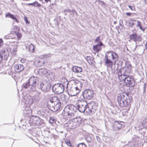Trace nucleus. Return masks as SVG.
Wrapping results in <instances>:
<instances>
[{
	"label": "nucleus",
	"instance_id": "1",
	"mask_svg": "<svg viewBox=\"0 0 147 147\" xmlns=\"http://www.w3.org/2000/svg\"><path fill=\"white\" fill-rule=\"evenodd\" d=\"M119 57L116 53L113 51H107L105 54V64L107 68H112L114 62L115 65L116 62L117 61Z\"/></svg>",
	"mask_w": 147,
	"mask_h": 147
},
{
	"label": "nucleus",
	"instance_id": "2",
	"mask_svg": "<svg viewBox=\"0 0 147 147\" xmlns=\"http://www.w3.org/2000/svg\"><path fill=\"white\" fill-rule=\"evenodd\" d=\"M129 94L125 92H121L118 94L117 101L121 107H124L131 105L132 99L129 97Z\"/></svg>",
	"mask_w": 147,
	"mask_h": 147
},
{
	"label": "nucleus",
	"instance_id": "3",
	"mask_svg": "<svg viewBox=\"0 0 147 147\" xmlns=\"http://www.w3.org/2000/svg\"><path fill=\"white\" fill-rule=\"evenodd\" d=\"M73 107V105H69L64 108L62 115L63 118L65 120H70L71 119L75 117L76 112L74 110Z\"/></svg>",
	"mask_w": 147,
	"mask_h": 147
},
{
	"label": "nucleus",
	"instance_id": "4",
	"mask_svg": "<svg viewBox=\"0 0 147 147\" xmlns=\"http://www.w3.org/2000/svg\"><path fill=\"white\" fill-rule=\"evenodd\" d=\"M98 106L97 103L93 101L87 103V108L86 109V113L87 114H90L92 112H94L97 110Z\"/></svg>",
	"mask_w": 147,
	"mask_h": 147
},
{
	"label": "nucleus",
	"instance_id": "5",
	"mask_svg": "<svg viewBox=\"0 0 147 147\" xmlns=\"http://www.w3.org/2000/svg\"><path fill=\"white\" fill-rule=\"evenodd\" d=\"M82 120L80 117H76L68 121V123L69 125L67 126L70 129H74L79 126Z\"/></svg>",
	"mask_w": 147,
	"mask_h": 147
},
{
	"label": "nucleus",
	"instance_id": "6",
	"mask_svg": "<svg viewBox=\"0 0 147 147\" xmlns=\"http://www.w3.org/2000/svg\"><path fill=\"white\" fill-rule=\"evenodd\" d=\"M125 126L124 122L120 121H115L112 124V128L114 131L119 130L123 128Z\"/></svg>",
	"mask_w": 147,
	"mask_h": 147
},
{
	"label": "nucleus",
	"instance_id": "7",
	"mask_svg": "<svg viewBox=\"0 0 147 147\" xmlns=\"http://www.w3.org/2000/svg\"><path fill=\"white\" fill-rule=\"evenodd\" d=\"M126 85L129 87H133L135 86V81L134 78L131 76L127 75L124 81Z\"/></svg>",
	"mask_w": 147,
	"mask_h": 147
},
{
	"label": "nucleus",
	"instance_id": "8",
	"mask_svg": "<svg viewBox=\"0 0 147 147\" xmlns=\"http://www.w3.org/2000/svg\"><path fill=\"white\" fill-rule=\"evenodd\" d=\"M64 87L59 84H55L53 87V90L54 93L58 94L62 93L64 91Z\"/></svg>",
	"mask_w": 147,
	"mask_h": 147
},
{
	"label": "nucleus",
	"instance_id": "9",
	"mask_svg": "<svg viewBox=\"0 0 147 147\" xmlns=\"http://www.w3.org/2000/svg\"><path fill=\"white\" fill-rule=\"evenodd\" d=\"M78 109L79 111L81 113L86 112L87 108V103L86 101L84 100H81L78 106Z\"/></svg>",
	"mask_w": 147,
	"mask_h": 147
},
{
	"label": "nucleus",
	"instance_id": "10",
	"mask_svg": "<svg viewBox=\"0 0 147 147\" xmlns=\"http://www.w3.org/2000/svg\"><path fill=\"white\" fill-rule=\"evenodd\" d=\"M94 94V91L93 90L86 89L83 92V96L86 99H90L93 97Z\"/></svg>",
	"mask_w": 147,
	"mask_h": 147
},
{
	"label": "nucleus",
	"instance_id": "11",
	"mask_svg": "<svg viewBox=\"0 0 147 147\" xmlns=\"http://www.w3.org/2000/svg\"><path fill=\"white\" fill-rule=\"evenodd\" d=\"M70 83H71L72 86L80 91L82 86V84L81 82L78 80H73Z\"/></svg>",
	"mask_w": 147,
	"mask_h": 147
},
{
	"label": "nucleus",
	"instance_id": "12",
	"mask_svg": "<svg viewBox=\"0 0 147 147\" xmlns=\"http://www.w3.org/2000/svg\"><path fill=\"white\" fill-rule=\"evenodd\" d=\"M80 92L79 90H77L76 88L72 86L69 88L68 91L69 94L71 96H75Z\"/></svg>",
	"mask_w": 147,
	"mask_h": 147
},
{
	"label": "nucleus",
	"instance_id": "13",
	"mask_svg": "<svg viewBox=\"0 0 147 147\" xmlns=\"http://www.w3.org/2000/svg\"><path fill=\"white\" fill-rule=\"evenodd\" d=\"M24 69L23 65L15 64L13 66V69L14 71L17 73L20 72L22 71Z\"/></svg>",
	"mask_w": 147,
	"mask_h": 147
},
{
	"label": "nucleus",
	"instance_id": "14",
	"mask_svg": "<svg viewBox=\"0 0 147 147\" xmlns=\"http://www.w3.org/2000/svg\"><path fill=\"white\" fill-rule=\"evenodd\" d=\"M122 69H120L119 70L118 72V76L119 79L121 81H125L126 78V76L127 75H125L124 73L123 74L122 73Z\"/></svg>",
	"mask_w": 147,
	"mask_h": 147
},
{
	"label": "nucleus",
	"instance_id": "15",
	"mask_svg": "<svg viewBox=\"0 0 147 147\" xmlns=\"http://www.w3.org/2000/svg\"><path fill=\"white\" fill-rule=\"evenodd\" d=\"M45 63H47V61H45L39 58H36L34 62V65L36 67H40Z\"/></svg>",
	"mask_w": 147,
	"mask_h": 147
},
{
	"label": "nucleus",
	"instance_id": "16",
	"mask_svg": "<svg viewBox=\"0 0 147 147\" xmlns=\"http://www.w3.org/2000/svg\"><path fill=\"white\" fill-rule=\"evenodd\" d=\"M129 38L130 40L136 41H141V37L140 35H138L136 33H134L130 35L129 36Z\"/></svg>",
	"mask_w": 147,
	"mask_h": 147
},
{
	"label": "nucleus",
	"instance_id": "17",
	"mask_svg": "<svg viewBox=\"0 0 147 147\" xmlns=\"http://www.w3.org/2000/svg\"><path fill=\"white\" fill-rule=\"evenodd\" d=\"M103 45V43L102 42H100L99 44L93 46V50L96 52V53H98L100 51L101 49V47Z\"/></svg>",
	"mask_w": 147,
	"mask_h": 147
},
{
	"label": "nucleus",
	"instance_id": "18",
	"mask_svg": "<svg viewBox=\"0 0 147 147\" xmlns=\"http://www.w3.org/2000/svg\"><path fill=\"white\" fill-rule=\"evenodd\" d=\"M60 82L61 84H59L60 85H62L63 87L66 86L67 88L68 87V82L67 80L65 77H62L60 79Z\"/></svg>",
	"mask_w": 147,
	"mask_h": 147
},
{
	"label": "nucleus",
	"instance_id": "19",
	"mask_svg": "<svg viewBox=\"0 0 147 147\" xmlns=\"http://www.w3.org/2000/svg\"><path fill=\"white\" fill-rule=\"evenodd\" d=\"M36 79L34 76H32L29 80V84L32 86H35L36 83Z\"/></svg>",
	"mask_w": 147,
	"mask_h": 147
},
{
	"label": "nucleus",
	"instance_id": "20",
	"mask_svg": "<svg viewBox=\"0 0 147 147\" xmlns=\"http://www.w3.org/2000/svg\"><path fill=\"white\" fill-rule=\"evenodd\" d=\"M72 71L76 73H80L82 71V67L76 66H73L72 68Z\"/></svg>",
	"mask_w": 147,
	"mask_h": 147
},
{
	"label": "nucleus",
	"instance_id": "21",
	"mask_svg": "<svg viewBox=\"0 0 147 147\" xmlns=\"http://www.w3.org/2000/svg\"><path fill=\"white\" fill-rule=\"evenodd\" d=\"M53 105L54 111H57L61 108V104L60 101L56 103H54Z\"/></svg>",
	"mask_w": 147,
	"mask_h": 147
},
{
	"label": "nucleus",
	"instance_id": "22",
	"mask_svg": "<svg viewBox=\"0 0 147 147\" xmlns=\"http://www.w3.org/2000/svg\"><path fill=\"white\" fill-rule=\"evenodd\" d=\"M20 29L17 26H15L11 30L10 33L12 34H16L20 32Z\"/></svg>",
	"mask_w": 147,
	"mask_h": 147
},
{
	"label": "nucleus",
	"instance_id": "23",
	"mask_svg": "<svg viewBox=\"0 0 147 147\" xmlns=\"http://www.w3.org/2000/svg\"><path fill=\"white\" fill-rule=\"evenodd\" d=\"M60 100L56 96H53L50 99V101L52 103H56L59 101Z\"/></svg>",
	"mask_w": 147,
	"mask_h": 147
},
{
	"label": "nucleus",
	"instance_id": "24",
	"mask_svg": "<svg viewBox=\"0 0 147 147\" xmlns=\"http://www.w3.org/2000/svg\"><path fill=\"white\" fill-rule=\"evenodd\" d=\"M121 69H122V71H124V74H125V75H127V74H130L131 71L132 69H131V68H127V67H124Z\"/></svg>",
	"mask_w": 147,
	"mask_h": 147
},
{
	"label": "nucleus",
	"instance_id": "25",
	"mask_svg": "<svg viewBox=\"0 0 147 147\" xmlns=\"http://www.w3.org/2000/svg\"><path fill=\"white\" fill-rule=\"evenodd\" d=\"M86 59L90 65H92L94 62V59L92 57L89 56H87L86 57Z\"/></svg>",
	"mask_w": 147,
	"mask_h": 147
},
{
	"label": "nucleus",
	"instance_id": "26",
	"mask_svg": "<svg viewBox=\"0 0 147 147\" xmlns=\"http://www.w3.org/2000/svg\"><path fill=\"white\" fill-rule=\"evenodd\" d=\"M28 49L29 51L31 53H33L34 51V46L32 43H31L28 46Z\"/></svg>",
	"mask_w": 147,
	"mask_h": 147
},
{
	"label": "nucleus",
	"instance_id": "27",
	"mask_svg": "<svg viewBox=\"0 0 147 147\" xmlns=\"http://www.w3.org/2000/svg\"><path fill=\"white\" fill-rule=\"evenodd\" d=\"M142 125L145 128L147 129V116L145 117L143 120Z\"/></svg>",
	"mask_w": 147,
	"mask_h": 147
},
{
	"label": "nucleus",
	"instance_id": "28",
	"mask_svg": "<svg viewBox=\"0 0 147 147\" xmlns=\"http://www.w3.org/2000/svg\"><path fill=\"white\" fill-rule=\"evenodd\" d=\"M47 69L45 68H42L39 69L38 72L42 75H44L47 73Z\"/></svg>",
	"mask_w": 147,
	"mask_h": 147
},
{
	"label": "nucleus",
	"instance_id": "29",
	"mask_svg": "<svg viewBox=\"0 0 147 147\" xmlns=\"http://www.w3.org/2000/svg\"><path fill=\"white\" fill-rule=\"evenodd\" d=\"M0 55L2 57H5L8 56L7 52H6L5 50H2L0 52Z\"/></svg>",
	"mask_w": 147,
	"mask_h": 147
},
{
	"label": "nucleus",
	"instance_id": "30",
	"mask_svg": "<svg viewBox=\"0 0 147 147\" xmlns=\"http://www.w3.org/2000/svg\"><path fill=\"white\" fill-rule=\"evenodd\" d=\"M49 122L51 124L53 125L54 123H55L56 121L54 118L51 117L50 118Z\"/></svg>",
	"mask_w": 147,
	"mask_h": 147
},
{
	"label": "nucleus",
	"instance_id": "31",
	"mask_svg": "<svg viewBox=\"0 0 147 147\" xmlns=\"http://www.w3.org/2000/svg\"><path fill=\"white\" fill-rule=\"evenodd\" d=\"M17 36V39L19 40L22 37V35L21 33L19 32H18L15 34Z\"/></svg>",
	"mask_w": 147,
	"mask_h": 147
},
{
	"label": "nucleus",
	"instance_id": "32",
	"mask_svg": "<svg viewBox=\"0 0 147 147\" xmlns=\"http://www.w3.org/2000/svg\"><path fill=\"white\" fill-rule=\"evenodd\" d=\"M9 14L10 15V17H9L11 19H14L17 22H18V21L17 20V18H16V17L15 16H14L13 15V14Z\"/></svg>",
	"mask_w": 147,
	"mask_h": 147
},
{
	"label": "nucleus",
	"instance_id": "33",
	"mask_svg": "<svg viewBox=\"0 0 147 147\" xmlns=\"http://www.w3.org/2000/svg\"><path fill=\"white\" fill-rule=\"evenodd\" d=\"M34 3L35 4H34V5H35L34 7H41V5L40 3H38L36 1H35L34 2Z\"/></svg>",
	"mask_w": 147,
	"mask_h": 147
},
{
	"label": "nucleus",
	"instance_id": "34",
	"mask_svg": "<svg viewBox=\"0 0 147 147\" xmlns=\"http://www.w3.org/2000/svg\"><path fill=\"white\" fill-rule=\"evenodd\" d=\"M77 147H86V145L83 143H82L78 144Z\"/></svg>",
	"mask_w": 147,
	"mask_h": 147
},
{
	"label": "nucleus",
	"instance_id": "35",
	"mask_svg": "<svg viewBox=\"0 0 147 147\" xmlns=\"http://www.w3.org/2000/svg\"><path fill=\"white\" fill-rule=\"evenodd\" d=\"M125 67H127L128 68H131V69H132V66L131 65L128 63H127L126 64Z\"/></svg>",
	"mask_w": 147,
	"mask_h": 147
},
{
	"label": "nucleus",
	"instance_id": "36",
	"mask_svg": "<svg viewBox=\"0 0 147 147\" xmlns=\"http://www.w3.org/2000/svg\"><path fill=\"white\" fill-rule=\"evenodd\" d=\"M94 42H99V43L101 42L100 41V36L97 37L94 40Z\"/></svg>",
	"mask_w": 147,
	"mask_h": 147
},
{
	"label": "nucleus",
	"instance_id": "37",
	"mask_svg": "<svg viewBox=\"0 0 147 147\" xmlns=\"http://www.w3.org/2000/svg\"><path fill=\"white\" fill-rule=\"evenodd\" d=\"M128 7L132 11H135L136 9L135 7V6L134 5V6H132L131 5H129L128 6Z\"/></svg>",
	"mask_w": 147,
	"mask_h": 147
},
{
	"label": "nucleus",
	"instance_id": "38",
	"mask_svg": "<svg viewBox=\"0 0 147 147\" xmlns=\"http://www.w3.org/2000/svg\"><path fill=\"white\" fill-rule=\"evenodd\" d=\"M129 26L130 27H132L134 25V23L133 22V21H131V22H129Z\"/></svg>",
	"mask_w": 147,
	"mask_h": 147
},
{
	"label": "nucleus",
	"instance_id": "39",
	"mask_svg": "<svg viewBox=\"0 0 147 147\" xmlns=\"http://www.w3.org/2000/svg\"><path fill=\"white\" fill-rule=\"evenodd\" d=\"M30 84H29V83H26L25 84H24V87L25 88H27L29 86Z\"/></svg>",
	"mask_w": 147,
	"mask_h": 147
},
{
	"label": "nucleus",
	"instance_id": "40",
	"mask_svg": "<svg viewBox=\"0 0 147 147\" xmlns=\"http://www.w3.org/2000/svg\"><path fill=\"white\" fill-rule=\"evenodd\" d=\"M26 61V59L24 58H22L20 60V61L22 63H25Z\"/></svg>",
	"mask_w": 147,
	"mask_h": 147
},
{
	"label": "nucleus",
	"instance_id": "41",
	"mask_svg": "<svg viewBox=\"0 0 147 147\" xmlns=\"http://www.w3.org/2000/svg\"><path fill=\"white\" fill-rule=\"evenodd\" d=\"M24 21L26 22V23L29 24V22H28L27 18L25 16L24 18Z\"/></svg>",
	"mask_w": 147,
	"mask_h": 147
},
{
	"label": "nucleus",
	"instance_id": "42",
	"mask_svg": "<svg viewBox=\"0 0 147 147\" xmlns=\"http://www.w3.org/2000/svg\"><path fill=\"white\" fill-rule=\"evenodd\" d=\"M3 45V40L2 39L0 38V48Z\"/></svg>",
	"mask_w": 147,
	"mask_h": 147
},
{
	"label": "nucleus",
	"instance_id": "43",
	"mask_svg": "<svg viewBox=\"0 0 147 147\" xmlns=\"http://www.w3.org/2000/svg\"><path fill=\"white\" fill-rule=\"evenodd\" d=\"M65 143L68 146H71V143L69 141H65Z\"/></svg>",
	"mask_w": 147,
	"mask_h": 147
},
{
	"label": "nucleus",
	"instance_id": "44",
	"mask_svg": "<svg viewBox=\"0 0 147 147\" xmlns=\"http://www.w3.org/2000/svg\"><path fill=\"white\" fill-rule=\"evenodd\" d=\"M137 22H138V25H137V26H138L140 28L142 26V24H141V23H140V22L139 21H137Z\"/></svg>",
	"mask_w": 147,
	"mask_h": 147
},
{
	"label": "nucleus",
	"instance_id": "45",
	"mask_svg": "<svg viewBox=\"0 0 147 147\" xmlns=\"http://www.w3.org/2000/svg\"><path fill=\"white\" fill-rule=\"evenodd\" d=\"M96 138L98 142H100V139L99 137L96 136Z\"/></svg>",
	"mask_w": 147,
	"mask_h": 147
},
{
	"label": "nucleus",
	"instance_id": "46",
	"mask_svg": "<svg viewBox=\"0 0 147 147\" xmlns=\"http://www.w3.org/2000/svg\"><path fill=\"white\" fill-rule=\"evenodd\" d=\"M132 13L129 12H127L126 13V14L127 16H130L131 15Z\"/></svg>",
	"mask_w": 147,
	"mask_h": 147
},
{
	"label": "nucleus",
	"instance_id": "47",
	"mask_svg": "<svg viewBox=\"0 0 147 147\" xmlns=\"http://www.w3.org/2000/svg\"><path fill=\"white\" fill-rule=\"evenodd\" d=\"M34 4H35L34 3H28V5H32V6H34L35 5H34Z\"/></svg>",
	"mask_w": 147,
	"mask_h": 147
},
{
	"label": "nucleus",
	"instance_id": "48",
	"mask_svg": "<svg viewBox=\"0 0 147 147\" xmlns=\"http://www.w3.org/2000/svg\"><path fill=\"white\" fill-rule=\"evenodd\" d=\"M9 14H11L10 13H8L6 15V17H8V16H9V17H10V15Z\"/></svg>",
	"mask_w": 147,
	"mask_h": 147
},
{
	"label": "nucleus",
	"instance_id": "49",
	"mask_svg": "<svg viewBox=\"0 0 147 147\" xmlns=\"http://www.w3.org/2000/svg\"><path fill=\"white\" fill-rule=\"evenodd\" d=\"M140 29L142 30L143 31H144L145 30V29L144 28H142V26H141V27H140Z\"/></svg>",
	"mask_w": 147,
	"mask_h": 147
},
{
	"label": "nucleus",
	"instance_id": "50",
	"mask_svg": "<svg viewBox=\"0 0 147 147\" xmlns=\"http://www.w3.org/2000/svg\"><path fill=\"white\" fill-rule=\"evenodd\" d=\"M45 2L47 3L49 2V1L50 2H51V0H45Z\"/></svg>",
	"mask_w": 147,
	"mask_h": 147
},
{
	"label": "nucleus",
	"instance_id": "51",
	"mask_svg": "<svg viewBox=\"0 0 147 147\" xmlns=\"http://www.w3.org/2000/svg\"><path fill=\"white\" fill-rule=\"evenodd\" d=\"M61 98H62V97H63L64 98H65V96H64V94H63L62 95H61Z\"/></svg>",
	"mask_w": 147,
	"mask_h": 147
},
{
	"label": "nucleus",
	"instance_id": "52",
	"mask_svg": "<svg viewBox=\"0 0 147 147\" xmlns=\"http://www.w3.org/2000/svg\"><path fill=\"white\" fill-rule=\"evenodd\" d=\"M114 24H116V23H117V22L115 21L114 22Z\"/></svg>",
	"mask_w": 147,
	"mask_h": 147
},
{
	"label": "nucleus",
	"instance_id": "53",
	"mask_svg": "<svg viewBox=\"0 0 147 147\" xmlns=\"http://www.w3.org/2000/svg\"><path fill=\"white\" fill-rule=\"evenodd\" d=\"M43 88V87H42V90H45V89Z\"/></svg>",
	"mask_w": 147,
	"mask_h": 147
},
{
	"label": "nucleus",
	"instance_id": "54",
	"mask_svg": "<svg viewBox=\"0 0 147 147\" xmlns=\"http://www.w3.org/2000/svg\"><path fill=\"white\" fill-rule=\"evenodd\" d=\"M74 11V12H75V11H74H74L72 10V11Z\"/></svg>",
	"mask_w": 147,
	"mask_h": 147
},
{
	"label": "nucleus",
	"instance_id": "55",
	"mask_svg": "<svg viewBox=\"0 0 147 147\" xmlns=\"http://www.w3.org/2000/svg\"><path fill=\"white\" fill-rule=\"evenodd\" d=\"M65 100V99H63V100Z\"/></svg>",
	"mask_w": 147,
	"mask_h": 147
},
{
	"label": "nucleus",
	"instance_id": "56",
	"mask_svg": "<svg viewBox=\"0 0 147 147\" xmlns=\"http://www.w3.org/2000/svg\"><path fill=\"white\" fill-rule=\"evenodd\" d=\"M75 12L76 13H77V12H76L75 11Z\"/></svg>",
	"mask_w": 147,
	"mask_h": 147
}]
</instances>
